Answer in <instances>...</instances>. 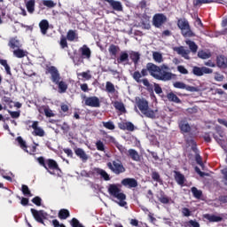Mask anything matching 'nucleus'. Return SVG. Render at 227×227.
Wrapping results in <instances>:
<instances>
[{
  "label": "nucleus",
  "instance_id": "nucleus-1",
  "mask_svg": "<svg viewBox=\"0 0 227 227\" xmlns=\"http://www.w3.org/2000/svg\"><path fill=\"white\" fill-rule=\"evenodd\" d=\"M166 70H169V67L164 64L161 66H157L152 62H149L146 64L145 68H143L141 72L135 71L132 74V78L138 84H141L142 82L144 86H146L147 91L151 93V97H153L155 98V94L153 93V85L150 83L148 78L141 79V77L148 76L149 73L150 75L153 77V79H157V81H171V79L175 77V74Z\"/></svg>",
  "mask_w": 227,
  "mask_h": 227
},
{
  "label": "nucleus",
  "instance_id": "nucleus-2",
  "mask_svg": "<svg viewBox=\"0 0 227 227\" xmlns=\"http://www.w3.org/2000/svg\"><path fill=\"white\" fill-rule=\"evenodd\" d=\"M178 127L181 134H183L184 142L187 146H191L193 152H198V144L194 140V133H192V128L187 119H182L178 121Z\"/></svg>",
  "mask_w": 227,
  "mask_h": 227
},
{
  "label": "nucleus",
  "instance_id": "nucleus-3",
  "mask_svg": "<svg viewBox=\"0 0 227 227\" xmlns=\"http://www.w3.org/2000/svg\"><path fill=\"white\" fill-rule=\"evenodd\" d=\"M46 74H51V81L53 84H57L59 88V93H67V90H68V84L67 82L61 80V74H59V71L54 66H47L45 70Z\"/></svg>",
  "mask_w": 227,
  "mask_h": 227
},
{
  "label": "nucleus",
  "instance_id": "nucleus-4",
  "mask_svg": "<svg viewBox=\"0 0 227 227\" xmlns=\"http://www.w3.org/2000/svg\"><path fill=\"white\" fill-rule=\"evenodd\" d=\"M107 191L112 198H115V200H118L116 203L117 205H119V207H125L127 205V195L121 192L120 184H111L108 185Z\"/></svg>",
  "mask_w": 227,
  "mask_h": 227
},
{
  "label": "nucleus",
  "instance_id": "nucleus-5",
  "mask_svg": "<svg viewBox=\"0 0 227 227\" xmlns=\"http://www.w3.org/2000/svg\"><path fill=\"white\" fill-rule=\"evenodd\" d=\"M37 161L40 166H43L50 175H54V171H59V165L53 159L45 160L43 156L37 158Z\"/></svg>",
  "mask_w": 227,
  "mask_h": 227
},
{
  "label": "nucleus",
  "instance_id": "nucleus-6",
  "mask_svg": "<svg viewBox=\"0 0 227 227\" xmlns=\"http://www.w3.org/2000/svg\"><path fill=\"white\" fill-rule=\"evenodd\" d=\"M137 106L142 114L145 116V118H151V120H155V111L150 109V106H148V100L145 98H140L137 102Z\"/></svg>",
  "mask_w": 227,
  "mask_h": 227
},
{
  "label": "nucleus",
  "instance_id": "nucleus-7",
  "mask_svg": "<svg viewBox=\"0 0 227 227\" xmlns=\"http://www.w3.org/2000/svg\"><path fill=\"white\" fill-rule=\"evenodd\" d=\"M106 166L112 173H114V175H121V173H125L126 171V168L120 159L107 162Z\"/></svg>",
  "mask_w": 227,
  "mask_h": 227
},
{
  "label": "nucleus",
  "instance_id": "nucleus-8",
  "mask_svg": "<svg viewBox=\"0 0 227 227\" xmlns=\"http://www.w3.org/2000/svg\"><path fill=\"white\" fill-rule=\"evenodd\" d=\"M30 212L36 223H39L40 224H43L45 226V219H47V216L49 214L45 212L44 210H36L35 208H31Z\"/></svg>",
  "mask_w": 227,
  "mask_h": 227
},
{
  "label": "nucleus",
  "instance_id": "nucleus-9",
  "mask_svg": "<svg viewBox=\"0 0 227 227\" xmlns=\"http://www.w3.org/2000/svg\"><path fill=\"white\" fill-rule=\"evenodd\" d=\"M26 123L27 125H29V123H32V125L29 127L34 129V131L32 132L33 136H38L39 137H43V136H45V130H43V129L38 126L40 124L38 121H33L28 120L26 121Z\"/></svg>",
  "mask_w": 227,
  "mask_h": 227
},
{
  "label": "nucleus",
  "instance_id": "nucleus-10",
  "mask_svg": "<svg viewBox=\"0 0 227 227\" xmlns=\"http://www.w3.org/2000/svg\"><path fill=\"white\" fill-rule=\"evenodd\" d=\"M166 22H168V17L163 13H156L153 17V24L154 27H162L163 24H166Z\"/></svg>",
  "mask_w": 227,
  "mask_h": 227
},
{
  "label": "nucleus",
  "instance_id": "nucleus-11",
  "mask_svg": "<svg viewBox=\"0 0 227 227\" xmlns=\"http://www.w3.org/2000/svg\"><path fill=\"white\" fill-rule=\"evenodd\" d=\"M84 105L88 106L89 107H100V98L97 96L92 97H83Z\"/></svg>",
  "mask_w": 227,
  "mask_h": 227
},
{
  "label": "nucleus",
  "instance_id": "nucleus-12",
  "mask_svg": "<svg viewBox=\"0 0 227 227\" xmlns=\"http://www.w3.org/2000/svg\"><path fill=\"white\" fill-rule=\"evenodd\" d=\"M214 72L213 69H210L207 67H193L192 68V74L193 75H196L197 77H201L202 75H205V74H212Z\"/></svg>",
  "mask_w": 227,
  "mask_h": 227
},
{
  "label": "nucleus",
  "instance_id": "nucleus-13",
  "mask_svg": "<svg viewBox=\"0 0 227 227\" xmlns=\"http://www.w3.org/2000/svg\"><path fill=\"white\" fill-rule=\"evenodd\" d=\"M121 184V185H123V187H127V189H136V187H137L138 185V183L136 180V178L132 177H126L122 179Z\"/></svg>",
  "mask_w": 227,
  "mask_h": 227
},
{
  "label": "nucleus",
  "instance_id": "nucleus-14",
  "mask_svg": "<svg viewBox=\"0 0 227 227\" xmlns=\"http://www.w3.org/2000/svg\"><path fill=\"white\" fill-rule=\"evenodd\" d=\"M91 174L93 175V176H100L101 178L105 180V182H109V180H111V176L106 173V171L100 168H94Z\"/></svg>",
  "mask_w": 227,
  "mask_h": 227
},
{
  "label": "nucleus",
  "instance_id": "nucleus-15",
  "mask_svg": "<svg viewBox=\"0 0 227 227\" xmlns=\"http://www.w3.org/2000/svg\"><path fill=\"white\" fill-rule=\"evenodd\" d=\"M174 178L177 185H180L181 187H184V185H185V182H187V179H185V176H184V174H181L180 171H174Z\"/></svg>",
  "mask_w": 227,
  "mask_h": 227
},
{
  "label": "nucleus",
  "instance_id": "nucleus-16",
  "mask_svg": "<svg viewBox=\"0 0 227 227\" xmlns=\"http://www.w3.org/2000/svg\"><path fill=\"white\" fill-rule=\"evenodd\" d=\"M118 128L121 130H129V132H134V130L136 129V126H134V124L130 121H121L118 123Z\"/></svg>",
  "mask_w": 227,
  "mask_h": 227
},
{
  "label": "nucleus",
  "instance_id": "nucleus-17",
  "mask_svg": "<svg viewBox=\"0 0 227 227\" xmlns=\"http://www.w3.org/2000/svg\"><path fill=\"white\" fill-rule=\"evenodd\" d=\"M158 200L163 205H168L171 202V198L168 197L164 191L160 190L157 194Z\"/></svg>",
  "mask_w": 227,
  "mask_h": 227
},
{
  "label": "nucleus",
  "instance_id": "nucleus-18",
  "mask_svg": "<svg viewBox=\"0 0 227 227\" xmlns=\"http://www.w3.org/2000/svg\"><path fill=\"white\" fill-rule=\"evenodd\" d=\"M110 4V6L115 12H123V5H121V2L114 1V0H104Z\"/></svg>",
  "mask_w": 227,
  "mask_h": 227
},
{
  "label": "nucleus",
  "instance_id": "nucleus-19",
  "mask_svg": "<svg viewBox=\"0 0 227 227\" xmlns=\"http://www.w3.org/2000/svg\"><path fill=\"white\" fill-rule=\"evenodd\" d=\"M127 155L131 160H133L135 162H141V155H139V153H137V151H136V149L128 150Z\"/></svg>",
  "mask_w": 227,
  "mask_h": 227
},
{
  "label": "nucleus",
  "instance_id": "nucleus-20",
  "mask_svg": "<svg viewBox=\"0 0 227 227\" xmlns=\"http://www.w3.org/2000/svg\"><path fill=\"white\" fill-rule=\"evenodd\" d=\"M108 52L112 59H116V56H118V52H120V46L116 44H110L108 48Z\"/></svg>",
  "mask_w": 227,
  "mask_h": 227
},
{
  "label": "nucleus",
  "instance_id": "nucleus-21",
  "mask_svg": "<svg viewBox=\"0 0 227 227\" xmlns=\"http://www.w3.org/2000/svg\"><path fill=\"white\" fill-rule=\"evenodd\" d=\"M216 67H218V68H227V61L224 55L216 57Z\"/></svg>",
  "mask_w": 227,
  "mask_h": 227
},
{
  "label": "nucleus",
  "instance_id": "nucleus-22",
  "mask_svg": "<svg viewBox=\"0 0 227 227\" xmlns=\"http://www.w3.org/2000/svg\"><path fill=\"white\" fill-rule=\"evenodd\" d=\"M204 219L209 221V223H221L223 221V216H217L215 215L206 214L204 215Z\"/></svg>",
  "mask_w": 227,
  "mask_h": 227
},
{
  "label": "nucleus",
  "instance_id": "nucleus-23",
  "mask_svg": "<svg viewBox=\"0 0 227 227\" xmlns=\"http://www.w3.org/2000/svg\"><path fill=\"white\" fill-rule=\"evenodd\" d=\"M167 98L168 102H173L174 104H182V99L175 94V92H168L167 94Z\"/></svg>",
  "mask_w": 227,
  "mask_h": 227
},
{
  "label": "nucleus",
  "instance_id": "nucleus-24",
  "mask_svg": "<svg viewBox=\"0 0 227 227\" xmlns=\"http://www.w3.org/2000/svg\"><path fill=\"white\" fill-rule=\"evenodd\" d=\"M80 52L82 53V58L86 59H90V58H91V50H90V47L87 45H83L80 48Z\"/></svg>",
  "mask_w": 227,
  "mask_h": 227
},
{
  "label": "nucleus",
  "instance_id": "nucleus-25",
  "mask_svg": "<svg viewBox=\"0 0 227 227\" xmlns=\"http://www.w3.org/2000/svg\"><path fill=\"white\" fill-rule=\"evenodd\" d=\"M74 153L83 162H86V160H88V154H86V152H84V150H82V148H76L74 150Z\"/></svg>",
  "mask_w": 227,
  "mask_h": 227
},
{
  "label": "nucleus",
  "instance_id": "nucleus-26",
  "mask_svg": "<svg viewBox=\"0 0 227 227\" xmlns=\"http://www.w3.org/2000/svg\"><path fill=\"white\" fill-rule=\"evenodd\" d=\"M8 46L10 49H20V41L16 37H12L9 40Z\"/></svg>",
  "mask_w": 227,
  "mask_h": 227
},
{
  "label": "nucleus",
  "instance_id": "nucleus-27",
  "mask_svg": "<svg viewBox=\"0 0 227 227\" xmlns=\"http://www.w3.org/2000/svg\"><path fill=\"white\" fill-rule=\"evenodd\" d=\"M177 26L179 29H191V26H189V21L185 18H181L177 20Z\"/></svg>",
  "mask_w": 227,
  "mask_h": 227
},
{
  "label": "nucleus",
  "instance_id": "nucleus-28",
  "mask_svg": "<svg viewBox=\"0 0 227 227\" xmlns=\"http://www.w3.org/2000/svg\"><path fill=\"white\" fill-rule=\"evenodd\" d=\"M174 51H176V52H177V54H179L180 56H182L183 58H184V59H189V51H186L184 46H180V47H176L174 49Z\"/></svg>",
  "mask_w": 227,
  "mask_h": 227
},
{
  "label": "nucleus",
  "instance_id": "nucleus-29",
  "mask_svg": "<svg viewBox=\"0 0 227 227\" xmlns=\"http://www.w3.org/2000/svg\"><path fill=\"white\" fill-rule=\"evenodd\" d=\"M129 58L133 61L134 65H137L139 63V59H141V54L137 51H131L129 53Z\"/></svg>",
  "mask_w": 227,
  "mask_h": 227
},
{
  "label": "nucleus",
  "instance_id": "nucleus-30",
  "mask_svg": "<svg viewBox=\"0 0 227 227\" xmlns=\"http://www.w3.org/2000/svg\"><path fill=\"white\" fill-rule=\"evenodd\" d=\"M16 141L19 143L21 150H24V152L29 153V151H27V145L26 144V141L24 140V138H22V137H18L16 138Z\"/></svg>",
  "mask_w": 227,
  "mask_h": 227
},
{
  "label": "nucleus",
  "instance_id": "nucleus-31",
  "mask_svg": "<svg viewBox=\"0 0 227 227\" xmlns=\"http://www.w3.org/2000/svg\"><path fill=\"white\" fill-rule=\"evenodd\" d=\"M58 217L61 220L68 219V217H70V211H68V209L62 208L59 211Z\"/></svg>",
  "mask_w": 227,
  "mask_h": 227
},
{
  "label": "nucleus",
  "instance_id": "nucleus-32",
  "mask_svg": "<svg viewBox=\"0 0 227 227\" xmlns=\"http://www.w3.org/2000/svg\"><path fill=\"white\" fill-rule=\"evenodd\" d=\"M191 191L193 198H196V200H201V196H203V192L201 190H198V188L193 186Z\"/></svg>",
  "mask_w": 227,
  "mask_h": 227
},
{
  "label": "nucleus",
  "instance_id": "nucleus-33",
  "mask_svg": "<svg viewBox=\"0 0 227 227\" xmlns=\"http://www.w3.org/2000/svg\"><path fill=\"white\" fill-rule=\"evenodd\" d=\"M114 107L117 110L120 111V113H126V109H125V105H123V103L120 102V101H115L114 103Z\"/></svg>",
  "mask_w": 227,
  "mask_h": 227
},
{
  "label": "nucleus",
  "instance_id": "nucleus-34",
  "mask_svg": "<svg viewBox=\"0 0 227 227\" xmlns=\"http://www.w3.org/2000/svg\"><path fill=\"white\" fill-rule=\"evenodd\" d=\"M13 56L19 59L26 58V51L22 49L18 48L17 50L13 51Z\"/></svg>",
  "mask_w": 227,
  "mask_h": 227
},
{
  "label": "nucleus",
  "instance_id": "nucleus-35",
  "mask_svg": "<svg viewBox=\"0 0 227 227\" xmlns=\"http://www.w3.org/2000/svg\"><path fill=\"white\" fill-rule=\"evenodd\" d=\"M124 61H129V53L127 51L121 52L120 58L117 59V63H124Z\"/></svg>",
  "mask_w": 227,
  "mask_h": 227
},
{
  "label": "nucleus",
  "instance_id": "nucleus-36",
  "mask_svg": "<svg viewBox=\"0 0 227 227\" xmlns=\"http://www.w3.org/2000/svg\"><path fill=\"white\" fill-rule=\"evenodd\" d=\"M0 65H2V67L5 68L6 74H8V75L12 74V69L8 65V61L6 59H0Z\"/></svg>",
  "mask_w": 227,
  "mask_h": 227
},
{
  "label": "nucleus",
  "instance_id": "nucleus-37",
  "mask_svg": "<svg viewBox=\"0 0 227 227\" xmlns=\"http://www.w3.org/2000/svg\"><path fill=\"white\" fill-rule=\"evenodd\" d=\"M198 56L200 58V59H208L209 58H212V53L207 52L205 51H200L198 52Z\"/></svg>",
  "mask_w": 227,
  "mask_h": 227
},
{
  "label": "nucleus",
  "instance_id": "nucleus-38",
  "mask_svg": "<svg viewBox=\"0 0 227 227\" xmlns=\"http://www.w3.org/2000/svg\"><path fill=\"white\" fill-rule=\"evenodd\" d=\"M102 123L103 127L108 130H114V129H116V126H114V122H113V121H103Z\"/></svg>",
  "mask_w": 227,
  "mask_h": 227
},
{
  "label": "nucleus",
  "instance_id": "nucleus-39",
  "mask_svg": "<svg viewBox=\"0 0 227 227\" xmlns=\"http://www.w3.org/2000/svg\"><path fill=\"white\" fill-rule=\"evenodd\" d=\"M26 6L28 13H33L35 12V0L27 1Z\"/></svg>",
  "mask_w": 227,
  "mask_h": 227
},
{
  "label": "nucleus",
  "instance_id": "nucleus-40",
  "mask_svg": "<svg viewBox=\"0 0 227 227\" xmlns=\"http://www.w3.org/2000/svg\"><path fill=\"white\" fill-rule=\"evenodd\" d=\"M106 90L107 93H116V89L114 88V84L111 82H106Z\"/></svg>",
  "mask_w": 227,
  "mask_h": 227
},
{
  "label": "nucleus",
  "instance_id": "nucleus-41",
  "mask_svg": "<svg viewBox=\"0 0 227 227\" xmlns=\"http://www.w3.org/2000/svg\"><path fill=\"white\" fill-rule=\"evenodd\" d=\"M186 43L193 53L198 52V44L194 41H187Z\"/></svg>",
  "mask_w": 227,
  "mask_h": 227
},
{
  "label": "nucleus",
  "instance_id": "nucleus-42",
  "mask_svg": "<svg viewBox=\"0 0 227 227\" xmlns=\"http://www.w3.org/2000/svg\"><path fill=\"white\" fill-rule=\"evenodd\" d=\"M21 192H23L24 196H28L29 198H31V196H33V193H31L29 187L26 184H22Z\"/></svg>",
  "mask_w": 227,
  "mask_h": 227
},
{
  "label": "nucleus",
  "instance_id": "nucleus-43",
  "mask_svg": "<svg viewBox=\"0 0 227 227\" xmlns=\"http://www.w3.org/2000/svg\"><path fill=\"white\" fill-rule=\"evenodd\" d=\"M67 38L69 42H74L77 38V34L74 30H69L67 35Z\"/></svg>",
  "mask_w": 227,
  "mask_h": 227
},
{
  "label": "nucleus",
  "instance_id": "nucleus-44",
  "mask_svg": "<svg viewBox=\"0 0 227 227\" xmlns=\"http://www.w3.org/2000/svg\"><path fill=\"white\" fill-rule=\"evenodd\" d=\"M153 59H154V61H156V63H162L163 61L162 54H160L159 51H154L153 53Z\"/></svg>",
  "mask_w": 227,
  "mask_h": 227
},
{
  "label": "nucleus",
  "instance_id": "nucleus-45",
  "mask_svg": "<svg viewBox=\"0 0 227 227\" xmlns=\"http://www.w3.org/2000/svg\"><path fill=\"white\" fill-rule=\"evenodd\" d=\"M43 113L46 118H53V116H56V114L49 108V106H46L43 108Z\"/></svg>",
  "mask_w": 227,
  "mask_h": 227
},
{
  "label": "nucleus",
  "instance_id": "nucleus-46",
  "mask_svg": "<svg viewBox=\"0 0 227 227\" xmlns=\"http://www.w3.org/2000/svg\"><path fill=\"white\" fill-rule=\"evenodd\" d=\"M151 176L153 180H154V182H158V184H161L162 179H160V174H159V172L157 171L152 172Z\"/></svg>",
  "mask_w": 227,
  "mask_h": 227
},
{
  "label": "nucleus",
  "instance_id": "nucleus-47",
  "mask_svg": "<svg viewBox=\"0 0 227 227\" xmlns=\"http://www.w3.org/2000/svg\"><path fill=\"white\" fill-rule=\"evenodd\" d=\"M195 154V160L197 162V164L199 166H200V168H204V164H203V159L201 158V155H200V153H198V149L197 152H194Z\"/></svg>",
  "mask_w": 227,
  "mask_h": 227
},
{
  "label": "nucleus",
  "instance_id": "nucleus-48",
  "mask_svg": "<svg viewBox=\"0 0 227 227\" xmlns=\"http://www.w3.org/2000/svg\"><path fill=\"white\" fill-rule=\"evenodd\" d=\"M116 148L119 150V152L123 155V154H128L129 151L127 150V147L121 145L120 143H116L115 145Z\"/></svg>",
  "mask_w": 227,
  "mask_h": 227
},
{
  "label": "nucleus",
  "instance_id": "nucleus-49",
  "mask_svg": "<svg viewBox=\"0 0 227 227\" xmlns=\"http://www.w3.org/2000/svg\"><path fill=\"white\" fill-rule=\"evenodd\" d=\"M210 3H214V0H195L194 6H201V4H210Z\"/></svg>",
  "mask_w": 227,
  "mask_h": 227
},
{
  "label": "nucleus",
  "instance_id": "nucleus-50",
  "mask_svg": "<svg viewBox=\"0 0 227 227\" xmlns=\"http://www.w3.org/2000/svg\"><path fill=\"white\" fill-rule=\"evenodd\" d=\"M96 147L98 152H106V145H104V142L101 140H98L96 142Z\"/></svg>",
  "mask_w": 227,
  "mask_h": 227
},
{
  "label": "nucleus",
  "instance_id": "nucleus-51",
  "mask_svg": "<svg viewBox=\"0 0 227 227\" xmlns=\"http://www.w3.org/2000/svg\"><path fill=\"white\" fill-rule=\"evenodd\" d=\"M70 224L72 227H84V225H82V223H81L77 218L71 219Z\"/></svg>",
  "mask_w": 227,
  "mask_h": 227
},
{
  "label": "nucleus",
  "instance_id": "nucleus-52",
  "mask_svg": "<svg viewBox=\"0 0 227 227\" xmlns=\"http://www.w3.org/2000/svg\"><path fill=\"white\" fill-rule=\"evenodd\" d=\"M78 77H82L83 79H86V81H90L91 79V75L90 74V70L87 72L78 73Z\"/></svg>",
  "mask_w": 227,
  "mask_h": 227
},
{
  "label": "nucleus",
  "instance_id": "nucleus-53",
  "mask_svg": "<svg viewBox=\"0 0 227 227\" xmlns=\"http://www.w3.org/2000/svg\"><path fill=\"white\" fill-rule=\"evenodd\" d=\"M40 29H49V21L47 20H43L39 23Z\"/></svg>",
  "mask_w": 227,
  "mask_h": 227
},
{
  "label": "nucleus",
  "instance_id": "nucleus-54",
  "mask_svg": "<svg viewBox=\"0 0 227 227\" xmlns=\"http://www.w3.org/2000/svg\"><path fill=\"white\" fill-rule=\"evenodd\" d=\"M174 88H176L177 90H185V83L182 82H176L173 83Z\"/></svg>",
  "mask_w": 227,
  "mask_h": 227
},
{
  "label": "nucleus",
  "instance_id": "nucleus-55",
  "mask_svg": "<svg viewBox=\"0 0 227 227\" xmlns=\"http://www.w3.org/2000/svg\"><path fill=\"white\" fill-rule=\"evenodd\" d=\"M9 114L11 115L12 118L17 119L20 118V111H12L8 110Z\"/></svg>",
  "mask_w": 227,
  "mask_h": 227
},
{
  "label": "nucleus",
  "instance_id": "nucleus-56",
  "mask_svg": "<svg viewBox=\"0 0 227 227\" xmlns=\"http://www.w3.org/2000/svg\"><path fill=\"white\" fill-rule=\"evenodd\" d=\"M194 26L197 29H201V27H203V22H201V20L199 17L195 19Z\"/></svg>",
  "mask_w": 227,
  "mask_h": 227
},
{
  "label": "nucleus",
  "instance_id": "nucleus-57",
  "mask_svg": "<svg viewBox=\"0 0 227 227\" xmlns=\"http://www.w3.org/2000/svg\"><path fill=\"white\" fill-rule=\"evenodd\" d=\"M32 203L34 205H36V207H42V198L36 196L34 199H32Z\"/></svg>",
  "mask_w": 227,
  "mask_h": 227
},
{
  "label": "nucleus",
  "instance_id": "nucleus-58",
  "mask_svg": "<svg viewBox=\"0 0 227 227\" xmlns=\"http://www.w3.org/2000/svg\"><path fill=\"white\" fill-rule=\"evenodd\" d=\"M177 72H180L183 75H187V74H189V71L184 66H178Z\"/></svg>",
  "mask_w": 227,
  "mask_h": 227
},
{
  "label": "nucleus",
  "instance_id": "nucleus-59",
  "mask_svg": "<svg viewBox=\"0 0 227 227\" xmlns=\"http://www.w3.org/2000/svg\"><path fill=\"white\" fill-rule=\"evenodd\" d=\"M106 139L109 143H113V145H114V146H116V144L118 143V141H116V138H114V137L110 136V135H106Z\"/></svg>",
  "mask_w": 227,
  "mask_h": 227
},
{
  "label": "nucleus",
  "instance_id": "nucleus-60",
  "mask_svg": "<svg viewBox=\"0 0 227 227\" xmlns=\"http://www.w3.org/2000/svg\"><path fill=\"white\" fill-rule=\"evenodd\" d=\"M215 81H217V82H223L224 81V75L215 73Z\"/></svg>",
  "mask_w": 227,
  "mask_h": 227
},
{
  "label": "nucleus",
  "instance_id": "nucleus-61",
  "mask_svg": "<svg viewBox=\"0 0 227 227\" xmlns=\"http://www.w3.org/2000/svg\"><path fill=\"white\" fill-rule=\"evenodd\" d=\"M60 47L61 49H67V47H68V43L67 42V39L66 37H62L60 39Z\"/></svg>",
  "mask_w": 227,
  "mask_h": 227
},
{
  "label": "nucleus",
  "instance_id": "nucleus-62",
  "mask_svg": "<svg viewBox=\"0 0 227 227\" xmlns=\"http://www.w3.org/2000/svg\"><path fill=\"white\" fill-rule=\"evenodd\" d=\"M44 6H47L48 8H54L56 6V4L52 0H46L43 2Z\"/></svg>",
  "mask_w": 227,
  "mask_h": 227
},
{
  "label": "nucleus",
  "instance_id": "nucleus-63",
  "mask_svg": "<svg viewBox=\"0 0 227 227\" xmlns=\"http://www.w3.org/2000/svg\"><path fill=\"white\" fill-rule=\"evenodd\" d=\"M154 91L157 95H160L162 93V87L159 83H154Z\"/></svg>",
  "mask_w": 227,
  "mask_h": 227
},
{
  "label": "nucleus",
  "instance_id": "nucleus-64",
  "mask_svg": "<svg viewBox=\"0 0 227 227\" xmlns=\"http://www.w3.org/2000/svg\"><path fill=\"white\" fill-rule=\"evenodd\" d=\"M182 214H183V215H184V217H190V215H191V210H190L189 208H187V207H184V208L182 209Z\"/></svg>",
  "mask_w": 227,
  "mask_h": 227
}]
</instances>
